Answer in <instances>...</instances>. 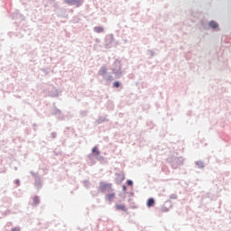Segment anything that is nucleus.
Segmentation results:
<instances>
[{
    "instance_id": "1",
    "label": "nucleus",
    "mask_w": 231,
    "mask_h": 231,
    "mask_svg": "<svg viewBox=\"0 0 231 231\" xmlns=\"http://www.w3.org/2000/svg\"><path fill=\"white\" fill-rule=\"evenodd\" d=\"M65 3H67V5H76V6H79L80 5V0H66Z\"/></svg>"
},
{
    "instance_id": "2",
    "label": "nucleus",
    "mask_w": 231,
    "mask_h": 231,
    "mask_svg": "<svg viewBox=\"0 0 231 231\" xmlns=\"http://www.w3.org/2000/svg\"><path fill=\"white\" fill-rule=\"evenodd\" d=\"M116 210H122L123 212L127 211V208H125V206L123 204H116Z\"/></svg>"
},
{
    "instance_id": "3",
    "label": "nucleus",
    "mask_w": 231,
    "mask_h": 231,
    "mask_svg": "<svg viewBox=\"0 0 231 231\" xmlns=\"http://www.w3.org/2000/svg\"><path fill=\"white\" fill-rule=\"evenodd\" d=\"M106 199L110 203L115 199V193H108L106 195Z\"/></svg>"
},
{
    "instance_id": "4",
    "label": "nucleus",
    "mask_w": 231,
    "mask_h": 231,
    "mask_svg": "<svg viewBox=\"0 0 231 231\" xmlns=\"http://www.w3.org/2000/svg\"><path fill=\"white\" fill-rule=\"evenodd\" d=\"M106 189H111V184H105L100 187L101 192H106Z\"/></svg>"
},
{
    "instance_id": "5",
    "label": "nucleus",
    "mask_w": 231,
    "mask_h": 231,
    "mask_svg": "<svg viewBox=\"0 0 231 231\" xmlns=\"http://www.w3.org/2000/svg\"><path fill=\"white\" fill-rule=\"evenodd\" d=\"M154 206V199H149L147 201V207L151 208Z\"/></svg>"
},
{
    "instance_id": "6",
    "label": "nucleus",
    "mask_w": 231,
    "mask_h": 231,
    "mask_svg": "<svg viewBox=\"0 0 231 231\" xmlns=\"http://www.w3.org/2000/svg\"><path fill=\"white\" fill-rule=\"evenodd\" d=\"M209 26H210V28H213V30H216V28H217V23L211 21L209 23Z\"/></svg>"
},
{
    "instance_id": "7",
    "label": "nucleus",
    "mask_w": 231,
    "mask_h": 231,
    "mask_svg": "<svg viewBox=\"0 0 231 231\" xmlns=\"http://www.w3.org/2000/svg\"><path fill=\"white\" fill-rule=\"evenodd\" d=\"M94 31L96 32V33H102V32H104V28H102V27H95Z\"/></svg>"
},
{
    "instance_id": "8",
    "label": "nucleus",
    "mask_w": 231,
    "mask_h": 231,
    "mask_svg": "<svg viewBox=\"0 0 231 231\" xmlns=\"http://www.w3.org/2000/svg\"><path fill=\"white\" fill-rule=\"evenodd\" d=\"M92 152H93V154H95L96 156L100 155V152L98 151V148H97V147H94V148L92 149Z\"/></svg>"
},
{
    "instance_id": "9",
    "label": "nucleus",
    "mask_w": 231,
    "mask_h": 231,
    "mask_svg": "<svg viewBox=\"0 0 231 231\" xmlns=\"http://www.w3.org/2000/svg\"><path fill=\"white\" fill-rule=\"evenodd\" d=\"M32 201H33V204H34V205H39V197H34V198L32 199Z\"/></svg>"
},
{
    "instance_id": "10",
    "label": "nucleus",
    "mask_w": 231,
    "mask_h": 231,
    "mask_svg": "<svg viewBox=\"0 0 231 231\" xmlns=\"http://www.w3.org/2000/svg\"><path fill=\"white\" fill-rule=\"evenodd\" d=\"M106 73H107V69H106V68H102V69H100V74H101V75H106Z\"/></svg>"
},
{
    "instance_id": "11",
    "label": "nucleus",
    "mask_w": 231,
    "mask_h": 231,
    "mask_svg": "<svg viewBox=\"0 0 231 231\" xmlns=\"http://www.w3.org/2000/svg\"><path fill=\"white\" fill-rule=\"evenodd\" d=\"M114 87H115V88H120V83H119L118 81H116V82L114 83Z\"/></svg>"
},
{
    "instance_id": "12",
    "label": "nucleus",
    "mask_w": 231,
    "mask_h": 231,
    "mask_svg": "<svg viewBox=\"0 0 231 231\" xmlns=\"http://www.w3.org/2000/svg\"><path fill=\"white\" fill-rule=\"evenodd\" d=\"M171 199H178V196H176V195H171Z\"/></svg>"
},
{
    "instance_id": "13",
    "label": "nucleus",
    "mask_w": 231,
    "mask_h": 231,
    "mask_svg": "<svg viewBox=\"0 0 231 231\" xmlns=\"http://www.w3.org/2000/svg\"><path fill=\"white\" fill-rule=\"evenodd\" d=\"M127 185H129L130 187L133 185V180H127Z\"/></svg>"
}]
</instances>
